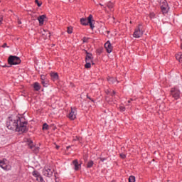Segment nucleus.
I'll list each match as a JSON object with an SVG mask.
<instances>
[{
	"label": "nucleus",
	"mask_w": 182,
	"mask_h": 182,
	"mask_svg": "<svg viewBox=\"0 0 182 182\" xmlns=\"http://www.w3.org/2000/svg\"><path fill=\"white\" fill-rule=\"evenodd\" d=\"M119 109L122 112H124V110H126V107H123V106H119Z\"/></svg>",
	"instance_id": "obj_32"
},
{
	"label": "nucleus",
	"mask_w": 182,
	"mask_h": 182,
	"mask_svg": "<svg viewBox=\"0 0 182 182\" xmlns=\"http://www.w3.org/2000/svg\"><path fill=\"white\" fill-rule=\"evenodd\" d=\"M73 31V28L72 27H68L67 32L68 33H72Z\"/></svg>",
	"instance_id": "obj_28"
},
{
	"label": "nucleus",
	"mask_w": 182,
	"mask_h": 182,
	"mask_svg": "<svg viewBox=\"0 0 182 182\" xmlns=\"http://www.w3.org/2000/svg\"><path fill=\"white\" fill-rule=\"evenodd\" d=\"M110 31H107V33H109Z\"/></svg>",
	"instance_id": "obj_47"
},
{
	"label": "nucleus",
	"mask_w": 182,
	"mask_h": 182,
	"mask_svg": "<svg viewBox=\"0 0 182 182\" xmlns=\"http://www.w3.org/2000/svg\"><path fill=\"white\" fill-rule=\"evenodd\" d=\"M160 5L163 14H167V12H168V10L170 9V7H168V4H167V1L166 0H161Z\"/></svg>",
	"instance_id": "obj_6"
},
{
	"label": "nucleus",
	"mask_w": 182,
	"mask_h": 182,
	"mask_svg": "<svg viewBox=\"0 0 182 182\" xmlns=\"http://www.w3.org/2000/svg\"><path fill=\"white\" fill-rule=\"evenodd\" d=\"M21 62V58L16 55H10L8 59L9 65H19Z\"/></svg>",
	"instance_id": "obj_3"
},
{
	"label": "nucleus",
	"mask_w": 182,
	"mask_h": 182,
	"mask_svg": "<svg viewBox=\"0 0 182 182\" xmlns=\"http://www.w3.org/2000/svg\"><path fill=\"white\" fill-rule=\"evenodd\" d=\"M60 147V146H58V145H56V146H55V149H57V150H59Z\"/></svg>",
	"instance_id": "obj_38"
},
{
	"label": "nucleus",
	"mask_w": 182,
	"mask_h": 182,
	"mask_svg": "<svg viewBox=\"0 0 182 182\" xmlns=\"http://www.w3.org/2000/svg\"><path fill=\"white\" fill-rule=\"evenodd\" d=\"M49 129V125L48 124L45 123L43 124V130H48Z\"/></svg>",
	"instance_id": "obj_25"
},
{
	"label": "nucleus",
	"mask_w": 182,
	"mask_h": 182,
	"mask_svg": "<svg viewBox=\"0 0 182 182\" xmlns=\"http://www.w3.org/2000/svg\"><path fill=\"white\" fill-rule=\"evenodd\" d=\"M37 19L39 22L40 26H42V25H43V22H45V19H46V15H41L38 16Z\"/></svg>",
	"instance_id": "obj_14"
},
{
	"label": "nucleus",
	"mask_w": 182,
	"mask_h": 182,
	"mask_svg": "<svg viewBox=\"0 0 182 182\" xmlns=\"http://www.w3.org/2000/svg\"><path fill=\"white\" fill-rule=\"evenodd\" d=\"M105 48L107 52V53H112V50H113V46H112V43L108 41L105 43Z\"/></svg>",
	"instance_id": "obj_12"
},
{
	"label": "nucleus",
	"mask_w": 182,
	"mask_h": 182,
	"mask_svg": "<svg viewBox=\"0 0 182 182\" xmlns=\"http://www.w3.org/2000/svg\"><path fill=\"white\" fill-rule=\"evenodd\" d=\"M28 122L23 121V118L19 117H9L6 122V127L9 130H15L18 133H25L28 132Z\"/></svg>",
	"instance_id": "obj_1"
},
{
	"label": "nucleus",
	"mask_w": 182,
	"mask_h": 182,
	"mask_svg": "<svg viewBox=\"0 0 182 182\" xmlns=\"http://www.w3.org/2000/svg\"><path fill=\"white\" fill-rule=\"evenodd\" d=\"M2 23V18L0 17V25Z\"/></svg>",
	"instance_id": "obj_40"
},
{
	"label": "nucleus",
	"mask_w": 182,
	"mask_h": 182,
	"mask_svg": "<svg viewBox=\"0 0 182 182\" xmlns=\"http://www.w3.org/2000/svg\"><path fill=\"white\" fill-rule=\"evenodd\" d=\"M33 177H36L38 182H45V180H43V177L41 176V173H39L38 171H33Z\"/></svg>",
	"instance_id": "obj_11"
},
{
	"label": "nucleus",
	"mask_w": 182,
	"mask_h": 182,
	"mask_svg": "<svg viewBox=\"0 0 182 182\" xmlns=\"http://www.w3.org/2000/svg\"><path fill=\"white\" fill-rule=\"evenodd\" d=\"M151 19H154V18H155L156 14L154 13H151L149 15Z\"/></svg>",
	"instance_id": "obj_31"
},
{
	"label": "nucleus",
	"mask_w": 182,
	"mask_h": 182,
	"mask_svg": "<svg viewBox=\"0 0 182 182\" xmlns=\"http://www.w3.org/2000/svg\"><path fill=\"white\" fill-rule=\"evenodd\" d=\"M41 83H42L43 86H44V87H48V82H46V81L42 80Z\"/></svg>",
	"instance_id": "obj_27"
},
{
	"label": "nucleus",
	"mask_w": 182,
	"mask_h": 182,
	"mask_svg": "<svg viewBox=\"0 0 182 182\" xmlns=\"http://www.w3.org/2000/svg\"><path fill=\"white\" fill-rule=\"evenodd\" d=\"M50 77L53 80H58V79H59V75H58V73H51Z\"/></svg>",
	"instance_id": "obj_17"
},
{
	"label": "nucleus",
	"mask_w": 182,
	"mask_h": 182,
	"mask_svg": "<svg viewBox=\"0 0 182 182\" xmlns=\"http://www.w3.org/2000/svg\"><path fill=\"white\" fill-rule=\"evenodd\" d=\"M119 156L121 157V159H124L126 157V154L122 153V154H119Z\"/></svg>",
	"instance_id": "obj_33"
},
{
	"label": "nucleus",
	"mask_w": 182,
	"mask_h": 182,
	"mask_svg": "<svg viewBox=\"0 0 182 182\" xmlns=\"http://www.w3.org/2000/svg\"><path fill=\"white\" fill-rule=\"evenodd\" d=\"M176 59L178 60V62H182V53L178 52L176 54Z\"/></svg>",
	"instance_id": "obj_18"
},
{
	"label": "nucleus",
	"mask_w": 182,
	"mask_h": 182,
	"mask_svg": "<svg viewBox=\"0 0 182 182\" xmlns=\"http://www.w3.org/2000/svg\"><path fill=\"white\" fill-rule=\"evenodd\" d=\"M73 164L74 165V167H75L74 169L75 170V171H77L79 168H80L81 167V164H79V162L77 161V159L73 161Z\"/></svg>",
	"instance_id": "obj_15"
},
{
	"label": "nucleus",
	"mask_w": 182,
	"mask_h": 182,
	"mask_svg": "<svg viewBox=\"0 0 182 182\" xmlns=\"http://www.w3.org/2000/svg\"><path fill=\"white\" fill-rule=\"evenodd\" d=\"M77 114V111H76V108L71 107V112L68 114V118L70 120H75V119H76Z\"/></svg>",
	"instance_id": "obj_10"
},
{
	"label": "nucleus",
	"mask_w": 182,
	"mask_h": 182,
	"mask_svg": "<svg viewBox=\"0 0 182 182\" xmlns=\"http://www.w3.org/2000/svg\"><path fill=\"white\" fill-rule=\"evenodd\" d=\"M136 181V177L134 176H130L129 178V182H135Z\"/></svg>",
	"instance_id": "obj_24"
},
{
	"label": "nucleus",
	"mask_w": 182,
	"mask_h": 182,
	"mask_svg": "<svg viewBox=\"0 0 182 182\" xmlns=\"http://www.w3.org/2000/svg\"><path fill=\"white\" fill-rule=\"evenodd\" d=\"M85 68V69H90L92 68V63L86 62Z\"/></svg>",
	"instance_id": "obj_23"
},
{
	"label": "nucleus",
	"mask_w": 182,
	"mask_h": 182,
	"mask_svg": "<svg viewBox=\"0 0 182 182\" xmlns=\"http://www.w3.org/2000/svg\"><path fill=\"white\" fill-rule=\"evenodd\" d=\"M3 68H6V65H3Z\"/></svg>",
	"instance_id": "obj_45"
},
{
	"label": "nucleus",
	"mask_w": 182,
	"mask_h": 182,
	"mask_svg": "<svg viewBox=\"0 0 182 182\" xmlns=\"http://www.w3.org/2000/svg\"><path fill=\"white\" fill-rule=\"evenodd\" d=\"M87 99L91 100V102H95V100H93L92 98H90V97H89V95H87Z\"/></svg>",
	"instance_id": "obj_34"
},
{
	"label": "nucleus",
	"mask_w": 182,
	"mask_h": 182,
	"mask_svg": "<svg viewBox=\"0 0 182 182\" xmlns=\"http://www.w3.org/2000/svg\"><path fill=\"white\" fill-rule=\"evenodd\" d=\"M42 35L44 38V39H48V38H50V32L48 31L43 30Z\"/></svg>",
	"instance_id": "obj_16"
},
{
	"label": "nucleus",
	"mask_w": 182,
	"mask_h": 182,
	"mask_svg": "<svg viewBox=\"0 0 182 182\" xmlns=\"http://www.w3.org/2000/svg\"><path fill=\"white\" fill-rule=\"evenodd\" d=\"M70 149V146H67V149Z\"/></svg>",
	"instance_id": "obj_42"
},
{
	"label": "nucleus",
	"mask_w": 182,
	"mask_h": 182,
	"mask_svg": "<svg viewBox=\"0 0 182 182\" xmlns=\"http://www.w3.org/2000/svg\"><path fill=\"white\" fill-rule=\"evenodd\" d=\"M33 87L36 92L41 90V85L38 84V82H35L33 85Z\"/></svg>",
	"instance_id": "obj_19"
},
{
	"label": "nucleus",
	"mask_w": 182,
	"mask_h": 182,
	"mask_svg": "<svg viewBox=\"0 0 182 182\" xmlns=\"http://www.w3.org/2000/svg\"><path fill=\"white\" fill-rule=\"evenodd\" d=\"M35 2L37 4L38 6H42V2H39V0H36Z\"/></svg>",
	"instance_id": "obj_30"
},
{
	"label": "nucleus",
	"mask_w": 182,
	"mask_h": 182,
	"mask_svg": "<svg viewBox=\"0 0 182 182\" xmlns=\"http://www.w3.org/2000/svg\"><path fill=\"white\" fill-rule=\"evenodd\" d=\"M81 140H82V137H80V136H74V138H73L74 141H80Z\"/></svg>",
	"instance_id": "obj_26"
},
{
	"label": "nucleus",
	"mask_w": 182,
	"mask_h": 182,
	"mask_svg": "<svg viewBox=\"0 0 182 182\" xmlns=\"http://www.w3.org/2000/svg\"><path fill=\"white\" fill-rule=\"evenodd\" d=\"M88 41H89V38H87V37H84V38H82V42H83L84 43H87Z\"/></svg>",
	"instance_id": "obj_29"
},
{
	"label": "nucleus",
	"mask_w": 182,
	"mask_h": 182,
	"mask_svg": "<svg viewBox=\"0 0 182 182\" xmlns=\"http://www.w3.org/2000/svg\"><path fill=\"white\" fill-rule=\"evenodd\" d=\"M93 19V16L90 14L87 18H80L81 25H84L85 26L90 25L91 29H93L95 28V26L93 25V22H95V20Z\"/></svg>",
	"instance_id": "obj_2"
},
{
	"label": "nucleus",
	"mask_w": 182,
	"mask_h": 182,
	"mask_svg": "<svg viewBox=\"0 0 182 182\" xmlns=\"http://www.w3.org/2000/svg\"><path fill=\"white\" fill-rule=\"evenodd\" d=\"M46 77L45 75H41V80H45Z\"/></svg>",
	"instance_id": "obj_36"
},
{
	"label": "nucleus",
	"mask_w": 182,
	"mask_h": 182,
	"mask_svg": "<svg viewBox=\"0 0 182 182\" xmlns=\"http://www.w3.org/2000/svg\"><path fill=\"white\" fill-rule=\"evenodd\" d=\"M2 48H8L6 43L3 44Z\"/></svg>",
	"instance_id": "obj_35"
},
{
	"label": "nucleus",
	"mask_w": 182,
	"mask_h": 182,
	"mask_svg": "<svg viewBox=\"0 0 182 182\" xmlns=\"http://www.w3.org/2000/svg\"><path fill=\"white\" fill-rule=\"evenodd\" d=\"M180 95H181V92H180V90L177 87H173L171 90V96L175 100H178L180 99Z\"/></svg>",
	"instance_id": "obj_4"
},
{
	"label": "nucleus",
	"mask_w": 182,
	"mask_h": 182,
	"mask_svg": "<svg viewBox=\"0 0 182 182\" xmlns=\"http://www.w3.org/2000/svg\"><path fill=\"white\" fill-rule=\"evenodd\" d=\"M128 103H132V101L131 100H128Z\"/></svg>",
	"instance_id": "obj_44"
},
{
	"label": "nucleus",
	"mask_w": 182,
	"mask_h": 182,
	"mask_svg": "<svg viewBox=\"0 0 182 182\" xmlns=\"http://www.w3.org/2000/svg\"><path fill=\"white\" fill-rule=\"evenodd\" d=\"M143 28H141V25H139V26L135 29L133 36L134 38H141L143 36Z\"/></svg>",
	"instance_id": "obj_7"
},
{
	"label": "nucleus",
	"mask_w": 182,
	"mask_h": 182,
	"mask_svg": "<svg viewBox=\"0 0 182 182\" xmlns=\"http://www.w3.org/2000/svg\"><path fill=\"white\" fill-rule=\"evenodd\" d=\"M107 80H108L109 83L113 84V83H114V82H116L117 80L113 77H109L107 78Z\"/></svg>",
	"instance_id": "obj_21"
},
{
	"label": "nucleus",
	"mask_w": 182,
	"mask_h": 182,
	"mask_svg": "<svg viewBox=\"0 0 182 182\" xmlns=\"http://www.w3.org/2000/svg\"><path fill=\"white\" fill-rule=\"evenodd\" d=\"M93 164H94L93 161H88L87 164V168H90L93 167Z\"/></svg>",
	"instance_id": "obj_22"
},
{
	"label": "nucleus",
	"mask_w": 182,
	"mask_h": 182,
	"mask_svg": "<svg viewBox=\"0 0 182 182\" xmlns=\"http://www.w3.org/2000/svg\"><path fill=\"white\" fill-rule=\"evenodd\" d=\"M107 6L109 9H110V11H112V9H113L114 6V4H113V3L109 1L107 4Z\"/></svg>",
	"instance_id": "obj_20"
},
{
	"label": "nucleus",
	"mask_w": 182,
	"mask_h": 182,
	"mask_svg": "<svg viewBox=\"0 0 182 182\" xmlns=\"http://www.w3.org/2000/svg\"><path fill=\"white\" fill-rule=\"evenodd\" d=\"M129 100H130L131 102H133V100H134L132 99V98H131Z\"/></svg>",
	"instance_id": "obj_41"
},
{
	"label": "nucleus",
	"mask_w": 182,
	"mask_h": 182,
	"mask_svg": "<svg viewBox=\"0 0 182 182\" xmlns=\"http://www.w3.org/2000/svg\"><path fill=\"white\" fill-rule=\"evenodd\" d=\"M28 147L29 149H31V150H32V151H33V153H39V147L38 146H36L33 144V141H32L31 140L28 141Z\"/></svg>",
	"instance_id": "obj_8"
},
{
	"label": "nucleus",
	"mask_w": 182,
	"mask_h": 182,
	"mask_svg": "<svg viewBox=\"0 0 182 182\" xmlns=\"http://www.w3.org/2000/svg\"><path fill=\"white\" fill-rule=\"evenodd\" d=\"M43 176H45L46 177H52V176H53V170L48 168H44L43 169Z\"/></svg>",
	"instance_id": "obj_9"
},
{
	"label": "nucleus",
	"mask_w": 182,
	"mask_h": 182,
	"mask_svg": "<svg viewBox=\"0 0 182 182\" xmlns=\"http://www.w3.org/2000/svg\"><path fill=\"white\" fill-rule=\"evenodd\" d=\"M18 25H21V24H22V22L21 21V20H18Z\"/></svg>",
	"instance_id": "obj_37"
},
{
	"label": "nucleus",
	"mask_w": 182,
	"mask_h": 182,
	"mask_svg": "<svg viewBox=\"0 0 182 182\" xmlns=\"http://www.w3.org/2000/svg\"><path fill=\"white\" fill-rule=\"evenodd\" d=\"M113 95H116V92L115 91H113Z\"/></svg>",
	"instance_id": "obj_43"
},
{
	"label": "nucleus",
	"mask_w": 182,
	"mask_h": 182,
	"mask_svg": "<svg viewBox=\"0 0 182 182\" xmlns=\"http://www.w3.org/2000/svg\"><path fill=\"white\" fill-rule=\"evenodd\" d=\"M86 55L85 62L91 63L92 65H95L93 63V55H92L90 53H88L87 51H86Z\"/></svg>",
	"instance_id": "obj_13"
},
{
	"label": "nucleus",
	"mask_w": 182,
	"mask_h": 182,
	"mask_svg": "<svg viewBox=\"0 0 182 182\" xmlns=\"http://www.w3.org/2000/svg\"><path fill=\"white\" fill-rule=\"evenodd\" d=\"M100 5L101 6H103V4H100Z\"/></svg>",
	"instance_id": "obj_46"
},
{
	"label": "nucleus",
	"mask_w": 182,
	"mask_h": 182,
	"mask_svg": "<svg viewBox=\"0 0 182 182\" xmlns=\"http://www.w3.org/2000/svg\"><path fill=\"white\" fill-rule=\"evenodd\" d=\"M101 161H104L105 160H106L105 158H100Z\"/></svg>",
	"instance_id": "obj_39"
},
{
	"label": "nucleus",
	"mask_w": 182,
	"mask_h": 182,
	"mask_svg": "<svg viewBox=\"0 0 182 182\" xmlns=\"http://www.w3.org/2000/svg\"><path fill=\"white\" fill-rule=\"evenodd\" d=\"M0 167L3 168V170L9 171L11 168V165L9 164V161L6 159H3L0 161Z\"/></svg>",
	"instance_id": "obj_5"
}]
</instances>
